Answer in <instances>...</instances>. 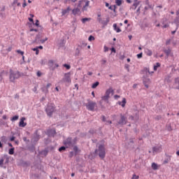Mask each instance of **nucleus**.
<instances>
[{
	"mask_svg": "<svg viewBox=\"0 0 179 179\" xmlns=\"http://www.w3.org/2000/svg\"><path fill=\"white\" fill-rule=\"evenodd\" d=\"M9 80L12 83H15L16 79H19L22 76H24V73H20V71H15L12 69L9 70Z\"/></svg>",
	"mask_w": 179,
	"mask_h": 179,
	"instance_id": "f257e3e1",
	"label": "nucleus"
},
{
	"mask_svg": "<svg viewBox=\"0 0 179 179\" xmlns=\"http://www.w3.org/2000/svg\"><path fill=\"white\" fill-rule=\"evenodd\" d=\"M94 155H95V156L98 155L101 159H104V157H106V147H104V144L99 145L98 149L94 150Z\"/></svg>",
	"mask_w": 179,
	"mask_h": 179,
	"instance_id": "f03ea898",
	"label": "nucleus"
},
{
	"mask_svg": "<svg viewBox=\"0 0 179 179\" xmlns=\"http://www.w3.org/2000/svg\"><path fill=\"white\" fill-rule=\"evenodd\" d=\"M56 108H57V106H55V104L48 103L46 106L45 109V111L48 117H50V118H51V117H52V115L55 112Z\"/></svg>",
	"mask_w": 179,
	"mask_h": 179,
	"instance_id": "7ed1b4c3",
	"label": "nucleus"
},
{
	"mask_svg": "<svg viewBox=\"0 0 179 179\" xmlns=\"http://www.w3.org/2000/svg\"><path fill=\"white\" fill-rule=\"evenodd\" d=\"M59 83H66V86H69L72 83L71 79V72L65 73L62 79L59 81Z\"/></svg>",
	"mask_w": 179,
	"mask_h": 179,
	"instance_id": "20e7f679",
	"label": "nucleus"
},
{
	"mask_svg": "<svg viewBox=\"0 0 179 179\" xmlns=\"http://www.w3.org/2000/svg\"><path fill=\"white\" fill-rule=\"evenodd\" d=\"M128 122V118L122 113L120 114V119L117 122L118 125H127Z\"/></svg>",
	"mask_w": 179,
	"mask_h": 179,
	"instance_id": "39448f33",
	"label": "nucleus"
},
{
	"mask_svg": "<svg viewBox=\"0 0 179 179\" xmlns=\"http://www.w3.org/2000/svg\"><path fill=\"white\" fill-rule=\"evenodd\" d=\"M59 66V64H55L54 66V60L50 59L48 61V67L50 71H55V68H58Z\"/></svg>",
	"mask_w": 179,
	"mask_h": 179,
	"instance_id": "423d86ee",
	"label": "nucleus"
},
{
	"mask_svg": "<svg viewBox=\"0 0 179 179\" xmlns=\"http://www.w3.org/2000/svg\"><path fill=\"white\" fill-rule=\"evenodd\" d=\"M63 144L66 146V148H71L73 146V143L72 141V137H68L66 140L63 141Z\"/></svg>",
	"mask_w": 179,
	"mask_h": 179,
	"instance_id": "0eeeda50",
	"label": "nucleus"
},
{
	"mask_svg": "<svg viewBox=\"0 0 179 179\" xmlns=\"http://www.w3.org/2000/svg\"><path fill=\"white\" fill-rule=\"evenodd\" d=\"M46 135L49 138H54L57 135V130L55 129H49L46 131Z\"/></svg>",
	"mask_w": 179,
	"mask_h": 179,
	"instance_id": "6e6552de",
	"label": "nucleus"
},
{
	"mask_svg": "<svg viewBox=\"0 0 179 179\" xmlns=\"http://www.w3.org/2000/svg\"><path fill=\"white\" fill-rule=\"evenodd\" d=\"M97 21L101 24H103L102 28L104 29L105 26H107L110 23V17H107L106 20H103L101 17H97Z\"/></svg>",
	"mask_w": 179,
	"mask_h": 179,
	"instance_id": "1a4fd4ad",
	"label": "nucleus"
},
{
	"mask_svg": "<svg viewBox=\"0 0 179 179\" xmlns=\"http://www.w3.org/2000/svg\"><path fill=\"white\" fill-rule=\"evenodd\" d=\"M52 84L51 83H48L47 85H43L41 88V90L44 93L45 95L48 94L49 91L48 89L51 87Z\"/></svg>",
	"mask_w": 179,
	"mask_h": 179,
	"instance_id": "9d476101",
	"label": "nucleus"
},
{
	"mask_svg": "<svg viewBox=\"0 0 179 179\" xmlns=\"http://www.w3.org/2000/svg\"><path fill=\"white\" fill-rule=\"evenodd\" d=\"M96 102H89L86 107L89 111H94V108L96 107Z\"/></svg>",
	"mask_w": 179,
	"mask_h": 179,
	"instance_id": "9b49d317",
	"label": "nucleus"
},
{
	"mask_svg": "<svg viewBox=\"0 0 179 179\" xmlns=\"http://www.w3.org/2000/svg\"><path fill=\"white\" fill-rule=\"evenodd\" d=\"M24 121H26V117H22L19 122V127H20L21 128H24V127L27 125V123L24 122Z\"/></svg>",
	"mask_w": 179,
	"mask_h": 179,
	"instance_id": "f8f14e48",
	"label": "nucleus"
},
{
	"mask_svg": "<svg viewBox=\"0 0 179 179\" xmlns=\"http://www.w3.org/2000/svg\"><path fill=\"white\" fill-rule=\"evenodd\" d=\"M143 83L146 87V89H149V85H150V78H144L143 80Z\"/></svg>",
	"mask_w": 179,
	"mask_h": 179,
	"instance_id": "ddd939ff",
	"label": "nucleus"
},
{
	"mask_svg": "<svg viewBox=\"0 0 179 179\" xmlns=\"http://www.w3.org/2000/svg\"><path fill=\"white\" fill-rule=\"evenodd\" d=\"M173 89L179 90V77L175 78V81L173 83Z\"/></svg>",
	"mask_w": 179,
	"mask_h": 179,
	"instance_id": "4468645a",
	"label": "nucleus"
},
{
	"mask_svg": "<svg viewBox=\"0 0 179 179\" xmlns=\"http://www.w3.org/2000/svg\"><path fill=\"white\" fill-rule=\"evenodd\" d=\"M20 166H22V167H29V166H30V163L27 161H24L23 159H21L20 161Z\"/></svg>",
	"mask_w": 179,
	"mask_h": 179,
	"instance_id": "2eb2a0df",
	"label": "nucleus"
},
{
	"mask_svg": "<svg viewBox=\"0 0 179 179\" xmlns=\"http://www.w3.org/2000/svg\"><path fill=\"white\" fill-rule=\"evenodd\" d=\"M141 73H145V75H148V73H149V75H152V73H155V72H150V71H149V68L145 67L143 69L141 70Z\"/></svg>",
	"mask_w": 179,
	"mask_h": 179,
	"instance_id": "dca6fc26",
	"label": "nucleus"
},
{
	"mask_svg": "<svg viewBox=\"0 0 179 179\" xmlns=\"http://www.w3.org/2000/svg\"><path fill=\"white\" fill-rule=\"evenodd\" d=\"M114 94V90H113V87H110L106 91L105 96H108V97H110V94Z\"/></svg>",
	"mask_w": 179,
	"mask_h": 179,
	"instance_id": "f3484780",
	"label": "nucleus"
},
{
	"mask_svg": "<svg viewBox=\"0 0 179 179\" xmlns=\"http://www.w3.org/2000/svg\"><path fill=\"white\" fill-rule=\"evenodd\" d=\"M38 153L41 155V156H44V157H46V156L48 155V149L45 148L42 151H39Z\"/></svg>",
	"mask_w": 179,
	"mask_h": 179,
	"instance_id": "a211bd4d",
	"label": "nucleus"
},
{
	"mask_svg": "<svg viewBox=\"0 0 179 179\" xmlns=\"http://www.w3.org/2000/svg\"><path fill=\"white\" fill-rule=\"evenodd\" d=\"M117 104L122 107H125V105L127 104V99L123 98L122 101H118Z\"/></svg>",
	"mask_w": 179,
	"mask_h": 179,
	"instance_id": "6ab92c4d",
	"label": "nucleus"
},
{
	"mask_svg": "<svg viewBox=\"0 0 179 179\" xmlns=\"http://www.w3.org/2000/svg\"><path fill=\"white\" fill-rule=\"evenodd\" d=\"M41 34H38L36 35L35 40L34 41L33 43H36V44H40V38H41Z\"/></svg>",
	"mask_w": 179,
	"mask_h": 179,
	"instance_id": "aec40b11",
	"label": "nucleus"
},
{
	"mask_svg": "<svg viewBox=\"0 0 179 179\" xmlns=\"http://www.w3.org/2000/svg\"><path fill=\"white\" fill-rule=\"evenodd\" d=\"M38 131H36L34 136V142H38V140L40 139V135L38 134Z\"/></svg>",
	"mask_w": 179,
	"mask_h": 179,
	"instance_id": "412c9836",
	"label": "nucleus"
},
{
	"mask_svg": "<svg viewBox=\"0 0 179 179\" xmlns=\"http://www.w3.org/2000/svg\"><path fill=\"white\" fill-rule=\"evenodd\" d=\"M27 149L29 151H30L31 153H34V151L36 150V147L33 144H31V145L28 146Z\"/></svg>",
	"mask_w": 179,
	"mask_h": 179,
	"instance_id": "4be33fe9",
	"label": "nucleus"
},
{
	"mask_svg": "<svg viewBox=\"0 0 179 179\" xmlns=\"http://www.w3.org/2000/svg\"><path fill=\"white\" fill-rule=\"evenodd\" d=\"M69 12H71V7H67L66 9L62 10V16H65V15H66V13H68Z\"/></svg>",
	"mask_w": 179,
	"mask_h": 179,
	"instance_id": "5701e85b",
	"label": "nucleus"
},
{
	"mask_svg": "<svg viewBox=\"0 0 179 179\" xmlns=\"http://www.w3.org/2000/svg\"><path fill=\"white\" fill-rule=\"evenodd\" d=\"M73 150L74 152L75 156L78 155V152H80V150H79V148L77 147V145H73Z\"/></svg>",
	"mask_w": 179,
	"mask_h": 179,
	"instance_id": "b1692460",
	"label": "nucleus"
},
{
	"mask_svg": "<svg viewBox=\"0 0 179 179\" xmlns=\"http://www.w3.org/2000/svg\"><path fill=\"white\" fill-rule=\"evenodd\" d=\"M133 116L135 118V121H138L139 120V111L135 110Z\"/></svg>",
	"mask_w": 179,
	"mask_h": 179,
	"instance_id": "393cba45",
	"label": "nucleus"
},
{
	"mask_svg": "<svg viewBox=\"0 0 179 179\" xmlns=\"http://www.w3.org/2000/svg\"><path fill=\"white\" fill-rule=\"evenodd\" d=\"M162 149V147L159 146V147H153L152 148V152L153 153H157L159 152H160V150Z\"/></svg>",
	"mask_w": 179,
	"mask_h": 179,
	"instance_id": "a878e982",
	"label": "nucleus"
},
{
	"mask_svg": "<svg viewBox=\"0 0 179 179\" xmlns=\"http://www.w3.org/2000/svg\"><path fill=\"white\" fill-rule=\"evenodd\" d=\"M166 156L167 158H166L164 159V161L163 162L164 164H167V163H169V162H170V160H171V155H166Z\"/></svg>",
	"mask_w": 179,
	"mask_h": 179,
	"instance_id": "bb28decb",
	"label": "nucleus"
},
{
	"mask_svg": "<svg viewBox=\"0 0 179 179\" xmlns=\"http://www.w3.org/2000/svg\"><path fill=\"white\" fill-rule=\"evenodd\" d=\"M113 29L116 33H121V29L117 27V24H113Z\"/></svg>",
	"mask_w": 179,
	"mask_h": 179,
	"instance_id": "cd10ccee",
	"label": "nucleus"
},
{
	"mask_svg": "<svg viewBox=\"0 0 179 179\" xmlns=\"http://www.w3.org/2000/svg\"><path fill=\"white\" fill-rule=\"evenodd\" d=\"M80 12V9L78 8L72 10V13L73 15H74V16H76V15H78V13H79Z\"/></svg>",
	"mask_w": 179,
	"mask_h": 179,
	"instance_id": "c85d7f7f",
	"label": "nucleus"
},
{
	"mask_svg": "<svg viewBox=\"0 0 179 179\" xmlns=\"http://www.w3.org/2000/svg\"><path fill=\"white\" fill-rule=\"evenodd\" d=\"M164 52L166 54V57H169L170 54H171V49H165L164 50Z\"/></svg>",
	"mask_w": 179,
	"mask_h": 179,
	"instance_id": "c756f323",
	"label": "nucleus"
},
{
	"mask_svg": "<svg viewBox=\"0 0 179 179\" xmlns=\"http://www.w3.org/2000/svg\"><path fill=\"white\" fill-rule=\"evenodd\" d=\"M108 99H110V96H108L107 95L101 97V100H103V101H106V103H109Z\"/></svg>",
	"mask_w": 179,
	"mask_h": 179,
	"instance_id": "7c9ffc66",
	"label": "nucleus"
},
{
	"mask_svg": "<svg viewBox=\"0 0 179 179\" xmlns=\"http://www.w3.org/2000/svg\"><path fill=\"white\" fill-rule=\"evenodd\" d=\"M139 3H141V1H138V3H134L131 7V9H134V10H135V9L138 8V6L139 5Z\"/></svg>",
	"mask_w": 179,
	"mask_h": 179,
	"instance_id": "2f4dec72",
	"label": "nucleus"
},
{
	"mask_svg": "<svg viewBox=\"0 0 179 179\" xmlns=\"http://www.w3.org/2000/svg\"><path fill=\"white\" fill-rule=\"evenodd\" d=\"M66 145H65V146H62V147H60V148H59V152H65V150H66Z\"/></svg>",
	"mask_w": 179,
	"mask_h": 179,
	"instance_id": "473e14b6",
	"label": "nucleus"
},
{
	"mask_svg": "<svg viewBox=\"0 0 179 179\" xmlns=\"http://www.w3.org/2000/svg\"><path fill=\"white\" fill-rule=\"evenodd\" d=\"M99 85H100V83L99 81H96L92 84V88L96 89V87H97V86H99Z\"/></svg>",
	"mask_w": 179,
	"mask_h": 179,
	"instance_id": "72a5a7b5",
	"label": "nucleus"
},
{
	"mask_svg": "<svg viewBox=\"0 0 179 179\" xmlns=\"http://www.w3.org/2000/svg\"><path fill=\"white\" fill-rule=\"evenodd\" d=\"M1 142H3L4 143H6V142H8V138H6V136H2L1 138H0Z\"/></svg>",
	"mask_w": 179,
	"mask_h": 179,
	"instance_id": "f704fd0d",
	"label": "nucleus"
},
{
	"mask_svg": "<svg viewBox=\"0 0 179 179\" xmlns=\"http://www.w3.org/2000/svg\"><path fill=\"white\" fill-rule=\"evenodd\" d=\"M151 167H152V170H157V169H158L157 164L153 162V163L152 164Z\"/></svg>",
	"mask_w": 179,
	"mask_h": 179,
	"instance_id": "c9c22d12",
	"label": "nucleus"
},
{
	"mask_svg": "<svg viewBox=\"0 0 179 179\" xmlns=\"http://www.w3.org/2000/svg\"><path fill=\"white\" fill-rule=\"evenodd\" d=\"M3 159H6L5 164H8L9 163V157H8V155H3Z\"/></svg>",
	"mask_w": 179,
	"mask_h": 179,
	"instance_id": "e433bc0d",
	"label": "nucleus"
},
{
	"mask_svg": "<svg viewBox=\"0 0 179 179\" xmlns=\"http://www.w3.org/2000/svg\"><path fill=\"white\" fill-rule=\"evenodd\" d=\"M161 65L160 63L157 62L156 65H154V71H157V69L160 68Z\"/></svg>",
	"mask_w": 179,
	"mask_h": 179,
	"instance_id": "4c0bfd02",
	"label": "nucleus"
},
{
	"mask_svg": "<svg viewBox=\"0 0 179 179\" xmlns=\"http://www.w3.org/2000/svg\"><path fill=\"white\" fill-rule=\"evenodd\" d=\"M8 154L15 155V148H11L8 150Z\"/></svg>",
	"mask_w": 179,
	"mask_h": 179,
	"instance_id": "58836bf2",
	"label": "nucleus"
},
{
	"mask_svg": "<svg viewBox=\"0 0 179 179\" xmlns=\"http://www.w3.org/2000/svg\"><path fill=\"white\" fill-rule=\"evenodd\" d=\"M117 6L115 5L113 6H110L108 7V9H110V10H113V12L115 13V9H116Z\"/></svg>",
	"mask_w": 179,
	"mask_h": 179,
	"instance_id": "ea45409f",
	"label": "nucleus"
},
{
	"mask_svg": "<svg viewBox=\"0 0 179 179\" xmlns=\"http://www.w3.org/2000/svg\"><path fill=\"white\" fill-rule=\"evenodd\" d=\"M115 3L117 6L122 5V0H115Z\"/></svg>",
	"mask_w": 179,
	"mask_h": 179,
	"instance_id": "a19ab883",
	"label": "nucleus"
},
{
	"mask_svg": "<svg viewBox=\"0 0 179 179\" xmlns=\"http://www.w3.org/2000/svg\"><path fill=\"white\" fill-rule=\"evenodd\" d=\"M92 18L85 17L81 20L82 23H86V22H89Z\"/></svg>",
	"mask_w": 179,
	"mask_h": 179,
	"instance_id": "79ce46f5",
	"label": "nucleus"
},
{
	"mask_svg": "<svg viewBox=\"0 0 179 179\" xmlns=\"http://www.w3.org/2000/svg\"><path fill=\"white\" fill-rule=\"evenodd\" d=\"M73 145L75 146L78 142V137H75L73 139H72Z\"/></svg>",
	"mask_w": 179,
	"mask_h": 179,
	"instance_id": "37998d69",
	"label": "nucleus"
},
{
	"mask_svg": "<svg viewBox=\"0 0 179 179\" xmlns=\"http://www.w3.org/2000/svg\"><path fill=\"white\" fill-rule=\"evenodd\" d=\"M32 51H36V55H38V53L40 52V50H38V48H32Z\"/></svg>",
	"mask_w": 179,
	"mask_h": 179,
	"instance_id": "c03bdc74",
	"label": "nucleus"
},
{
	"mask_svg": "<svg viewBox=\"0 0 179 179\" xmlns=\"http://www.w3.org/2000/svg\"><path fill=\"white\" fill-rule=\"evenodd\" d=\"M19 120V115H15L11 118V121H17Z\"/></svg>",
	"mask_w": 179,
	"mask_h": 179,
	"instance_id": "a18cd8bd",
	"label": "nucleus"
},
{
	"mask_svg": "<svg viewBox=\"0 0 179 179\" xmlns=\"http://www.w3.org/2000/svg\"><path fill=\"white\" fill-rule=\"evenodd\" d=\"M145 5H148V8L150 9H152V5H150V2L149 1V0H145Z\"/></svg>",
	"mask_w": 179,
	"mask_h": 179,
	"instance_id": "49530a36",
	"label": "nucleus"
},
{
	"mask_svg": "<svg viewBox=\"0 0 179 179\" xmlns=\"http://www.w3.org/2000/svg\"><path fill=\"white\" fill-rule=\"evenodd\" d=\"M65 41L62 40V42L59 43V46L60 48L65 47Z\"/></svg>",
	"mask_w": 179,
	"mask_h": 179,
	"instance_id": "de8ad7c7",
	"label": "nucleus"
},
{
	"mask_svg": "<svg viewBox=\"0 0 179 179\" xmlns=\"http://www.w3.org/2000/svg\"><path fill=\"white\" fill-rule=\"evenodd\" d=\"M63 66H64V68H66V69H68V70L71 69V65H69V64H63Z\"/></svg>",
	"mask_w": 179,
	"mask_h": 179,
	"instance_id": "09e8293b",
	"label": "nucleus"
},
{
	"mask_svg": "<svg viewBox=\"0 0 179 179\" xmlns=\"http://www.w3.org/2000/svg\"><path fill=\"white\" fill-rule=\"evenodd\" d=\"M159 120H162V115H156L155 117V121H159Z\"/></svg>",
	"mask_w": 179,
	"mask_h": 179,
	"instance_id": "8fccbe9b",
	"label": "nucleus"
},
{
	"mask_svg": "<svg viewBox=\"0 0 179 179\" xmlns=\"http://www.w3.org/2000/svg\"><path fill=\"white\" fill-rule=\"evenodd\" d=\"M73 156H75V152L73 151H71L69 152V157H70V159H72Z\"/></svg>",
	"mask_w": 179,
	"mask_h": 179,
	"instance_id": "3c124183",
	"label": "nucleus"
},
{
	"mask_svg": "<svg viewBox=\"0 0 179 179\" xmlns=\"http://www.w3.org/2000/svg\"><path fill=\"white\" fill-rule=\"evenodd\" d=\"M165 82H166V83H171V80H170V76H168L165 78Z\"/></svg>",
	"mask_w": 179,
	"mask_h": 179,
	"instance_id": "603ef678",
	"label": "nucleus"
},
{
	"mask_svg": "<svg viewBox=\"0 0 179 179\" xmlns=\"http://www.w3.org/2000/svg\"><path fill=\"white\" fill-rule=\"evenodd\" d=\"M3 162H4V158L3 157H1V159H0V167H3Z\"/></svg>",
	"mask_w": 179,
	"mask_h": 179,
	"instance_id": "864d4df0",
	"label": "nucleus"
},
{
	"mask_svg": "<svg viewBox=\"0 0 179 179\" xmlns=\"http://www.w3.org/2000/svg\"><path fill=\"white\" fill-rule=\"evenodd\" d=\"M47 40H48V38H45L44 39H41L39 41V43H41V44H44V43H45V41H47Z\"/></svg>",
	"mask_w": 179,
	"mask_h": 179,
	"instance_id": "5fc2aeb1",
	"label": "nucleus"
},
{
	"mask_svg": "<svg viewBox=\"0 0 179 179\" xmlns=\"http://www.w3.org/2000/svg\"><path fill=\"white\" fill-rule=\"evenodd\" d=\"M16 52H17V54H20L21 55H24V52H23L20 50H17Z\"/></svg>",
	"mask_w": 179,
	"mask_h": 179,
	"instance_id": "6e6d98bb",
	"label": "nucleus"
},
{
	"mask_svg": "<svg viewBox=\"0 0 179 179\" xmlns=\"http://www.w3.org/2000/svg\"><path fill=\"white\" fill-rule=\"evenodd\" d=\"M124 69H127V72H129V64H124Z\"/></svg>",
	"mask_w": 179,
	"mask_h": 179,
	"instance_id": "4d7b16f0",
	"label": "nucleus"
},
{
	"mask_svg": "<svg viewBox=\"0 0 179 179\" xmlns=\"http://www.w3.org/2000/svg\"><path fill=\"white\" fill-rule=\"evenodd\" d=\"M89 41H94V36H93L92 35H90L88 38Z\"/></svg>",
	"mask_w": 179,
	"mask_h": 179,
	"instance_id": "13d9d810",
	"label": "nucleus"
},
{
	"mask_svg": "<svg viewBox=\"0 0 179 179\" xmlns=\"http://www.w3.org/2000/svg\"><path fill=\"white\" fill-rule=\"evenodd\" d=\"M39 22H40V21H38V20H36V22H35V23L34 22L33 24H34L35 26H36V27H38L40 26V24H38Z\"/></svg>",
	"mask_w": 179,
	"mask_h": 179,
	"instance_id": "bf43d9fd",
	"label": "nucleus"
},
{
	"mask_svg": "<svg viewBox=\"0 0 179 179\" xmlns=\"http://www.w3.org/2000/svg\"><path fill=\"white\" fill-rule=\"evenodd\" d=\"M43 75V73H41V71H38L36 73V76H38V78L41 77V76Z\"/></svg>",
	"mask_w": 179,
	"mask_h": 179,
	"instance_id": "052dcab7",
	"label": "nucleus"
},
{
	"mask_svg": "<svg viewBox=\"0 0 179 179\" xmlns=\"http://www.w3.org/2000/svg\"><path fill=\"white\" fill-rule=\"evenodd\" d=\"M131 179H139V176H136V174H134Z\"/></svg>",
	"mask_w": 179,
	"mask_h": 179,
	"instance_id": "680f3d73",
	"label": "nucleus"
},
{
	"mask_svg": "<svg viewBox=\"0 0 179 179\" xmlns=\"http://www.w3.org/2000/svg\"><path fill=\"white\" fill-rule=\"evenodd\" d=\"M86 133H80V138H85V136H86Z\"/></svg>",
	"mask_w": 179,
	"mask_h": 179,
	"instance_id": "e2e57ef3",
	"label": "nucleus"
},
{
	"mask_svg": "<svg viewBox=\"0 0 179 179\" xmlns=\"http://www.w3.org/2000/svg\"><path fill=\"white\" fill-rule=\"evenodd\" d=\"M22 62L20 63L21 65H23V64H26V61H24V55H22Z\"/></svg>",
	"mask_w": 179,
	"mask_h": 179,
	"instance_id": "0e129e2a",
	"label": "nucleus"
},
{
	"mask_svg": "<svg viewBox=\"0 0 179 179\" xmlns=\"http://www.w3.org/2000/svg\"><path fill=\"white\" fill-rule=\"evenodd\" d=\"M129 118L131 120V121H135V117L134 115H130Z\"/></svg>",
	"mask_w": 179,
	"mask_h": 179,
	"instance_id": "69168bd1",
	"label": "nucleus"
},
{
	"mask_svg": "<svg viewBox=\"0 0 179 179\" xmlns=\"http://www.w3.org/2000/svg\"><path fill=\"white\" fill-rule=\"evenodd\" d=\"M142 56H143V53L141 52V53L137 55V58L141 59V58H142Z\"/></svg>",
	"mask_w": 179,
	"mask_h": 179,
	"instance_id": "338daca9",
	"label": "nucleus"
},
{
	"mask_svg": "<svg viewBox=\"0 0 179 179\" xmlns=\"http://www.w3.org/2000/svg\"><path fill=\"white\" fill-rule=\"evenodd\" d=\"M167 131H172L171 125L169 124L167 126Z\"/></svg>",
	"mask_w": 179,
	"mask_h": 179,
	"instance_id": "774afa93",
	"label": "nucleus"
}]
</instances>
